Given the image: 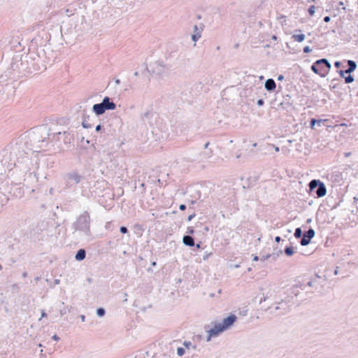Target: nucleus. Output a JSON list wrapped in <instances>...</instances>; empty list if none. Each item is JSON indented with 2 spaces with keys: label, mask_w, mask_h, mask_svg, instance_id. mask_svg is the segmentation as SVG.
I'll list each match as a JSON object with an SVG mask.
<instances>
[{
  "label": "nucleus",
  "mask_w": 358,
  "mask_h": 358,
  "mask_svg": "<svg viewBox=\"0 0 358 358\" xmlns=\"http://www.w3.org/2000/svg\"><path fill=\"white\" fill-rule=\"evenodd\" d=\"M320 64H324L325 65V67L327 68L328 70H329L331 68V64L329 63V62L327 59H324V58H322V59H318L317 60L312 66H311V70L316 74H318L320 75L321 77H324L325 75L322 73L320 71V69H319V66H320Z\"/></svg>",
  "instance_id": "1a4fd4ad"
},
{
  "label": "nucleus",
  "mask_w": 358,
  "mask_h": 358,
  "mask_svg": "<svg viewBox=\"0 0 358 358\" xmlns=\"http://www.w3.org/2000/svg\"><path fill=\"white\" fill-rule=\"evenodd\" d=\"M317 124V120L316 119H311L310 120V128L312 129H315V126Z\"/></svg>",
  "instance_id": "f704fd0d"
},
{
  "label": "nucleus",
  "mask_w": 358,
  "mask_h": 358,
  "mask_svg": "<svg viewBox=\"0 0 358 358\" xmlns=\"http://www.w3.org/2000/svg\"><path fill=\"white\" fill-rule=\"evenodd\" d=\"M303 234H302V230L300 227H298L295 229V231H294V236L296 238H299L302 236Z\"/></svg>",
  "instance_id": "393cba45"
},
{
  "label": "nucleus",
  "mask_w": 358,
  "mask_h": 358,
  "mask_svg": "<svg viewBox=\"0 0 358 358\" xmlns=\"http://www.w3.org/2000/svg\"><path fill=\"white\" fill-rule=\"evenodd\" d=\"M281 238L280 236H276L275 238V241L277 242V243H279L280 241Z\"/></svg>",
  "instance_id": "3c124183"
},
{
  "label": "nucleus",
  "mask_w": 358,
  "mask_h": 358,
  "mask_svg": "<svg viewBox=\"0 0 358 358\" xmlns=\"http://www.w3.org/2000/svg\"><path fill=\"white\" fill-rule=\"evenodd\" d=\"M330 20H331V17H330L329 16H325V17H324V21L325 22H330Z\"/></svg>",
  "instance_id": "49530a36"
},
{
  "label": "nucleus",
  "mask_w": 358,
  "mask_h": 358,
  "mask_svg": "<svg viewBox=\"0 0 358 358\" xmlns=\"http://www.w3.org/2000/svg\"><path fill=\"white\" fill-rule=\"evenodd\" d=\"M106 314V310L103 308H99L96 309V315L98 317H103Z\"/></svg>",
  "instance_id": "b1692460"
},
{
  "label": "nucleus",
  "mask_w": 358,
  "mask_h": 358,
  "mask_svg": "<svg viewBox=\"0 0 358 358\" xmlns=\"http://www.w3.org/2000/svg\"><path fill=\"white\" fill-rule=\"evenodd\" d=\"M211 255H212V253H211V252H210V253H208V254H206V255L203 256V260H206V259H208V258Z\"/></svg>",
  "instance_id": "de8ad7c7"
},
{
  "label": "nucleus",
  "mask_w": 358,
  "mask_h": 358,
  "mask_svg": "<svg viewBox=\"0 0 358 358\" xmlns=\"http://www.w3.org/2000/svg\"><path fill=\"white\" fill-rule=\"evenodd\" d=\"M185 349L182 347H179L177 349V354L180 357L182 356L185 354Z\"/></svg>",
  "instance_id": "473e14b6"
},
{
  "label": "nucleus",
  "mask_w": 358,
  "mask_h": 358,
  "mask_svg": "<svg viewBox=\"0 0 358 358\" xmlns=\"http://www.w3.org/2000/svg\"><path fill=\"white\" fill-rule=\"evenodd\" d=\"M237 317L235 315H230L227 317L224 318L221 324L225 330L229 329L236 321Z\"/></svg>",
  "instance_id": "f8f14e48"
},
{
  "label": "nucleus",
  "mask_w": 358,
  "mask_h": 358,
  "mask_svg": "<svg viewBox=\"0 0 358 358\" xmlns=\"http://www.w3.org/2000/svg\"><path fill=\"white\" fill-rule=\"evenodd\" d=\"M19 66H21V59L20 58V55H17L13 58V62L11 64V67L14 70H15V69L19 70Z\"/></svg>",
  "instance_id": "f3484780"
},
{
  "label": "nucleus",
  "mask_w": 358,
  "mask_h": 358,
  "mask_svg": "<svg viewBox=\"0 0 358 358\" xmlns=\"http://www.w3.org/2000/svg\"><path fill=\"white\" fill-rule=\"evenodd\" d=\"M348 68L345 70V73L351 74L357 68V64L355 61L348 60Z\"/></svg>",
  "instance_id": "a211bd4d"
},
{
  "label": "nucleus",
  "mask_w": 358,
  "mask_h": 358,
  "mask_svg": "<svg viewBox=\"0 0 358 358\" xmlns=\"http://www.w3.org/2000/svg\"><path fill=\"white\" fill-rule=\"evenodd\" d=\"M307 285L309 286V287H312L313 286V282L312 281H309L308 283H307Z\"/></svg>",
  "instance_id": "052dcab7"
},
{
  "label": "nucleus",
  "mask_w": 358,
  "mask_h": 358,
  "mask_svg": "<svg viewBox=\"0 0 358 358\" xmlns=\"http://www.w3.org/2000/svg\"><path fill=\"white\" fill-rule=\"evenodd\" d=\"M272 147H273V148H275V150L276 152H278V151H279V150H280L278 147H277V146H275V145H272Z\"/></svg>",
  "instance_id": "4d7b16f0"
},
{
  "label": "nucleus",
  "mask_w": 358,
  "mask_h": 358,
  "mask_svg": "<svg viewBox=\"0 0 358 358\" xmlns=\"http://www.w3.org/2000/svg\"><path fill=\"white\" fill-rule=\"evenodd\" d=\"M309 188L314 191L317 197H322L327 194V189L324 184L319 180H312L309 182Z\"/></svg>",
  "instance_id": "0eeeda50"
},
{
  "label": "nucleus",
  "mask_w": 358,
  "mask_h": 358,
  "mask_svg": "<svg viewBox=\"0 0 358 358\" xmlns=\"http://www.w3.org/2000/svg\"><path fill=\"white\" fill-rule=\"evenodd\" d=\"M51 134L46 127L41 126L29 131L20 138L26 143L27 150L31 153L40 152L47 145L46 139Z\"/></svg>",
  "instance_id": "f03ea898"
},
{
  "label": "nucleus",
  "mask_w": 358,
  "mask_h": 358,
  "mask_svg": "<svg viewBox=\"0 0 358 358\" xmlns=\"http://www.w3.org/2000/svg\"><path fill=\"white\" fill-rule=\"evenodd\" d=\"M71 311V307L69 308L64 307V308L60 310V315H66L67 313H70Z\"/></svg>",
  "instance_id": "cd10ccee"
},
{
  "label": "nucleus",
  "mask_w": 358,
  "mask_h": 358,
  "mask_svg": "<svg viewBox=\"0 0 358 358\" xmlns=\"http://www.w3.org/2000/svg\"><path fill=\"white\" fill-rule=\"evenodd\" d=\"M66 186L69 188L80 183L84 180V176L76 171H71L64 176Z\"/></svg>",
  "instance_id": "423d86ee"
},
{
  "label": "nucleus",
  "mask_w": 358,
  "mask_h": 358,
  "mask_svg": "<svg viewBox=\"0 0 358 358\" xmlns=\"http://www.w3.org/2000/svg\"><path fill=\"white\" fill-rule=\"evenodd\" d=\"M226 331L221 323L215 324L213 328L208 330V336L207 337V341H210L212 337H216L223 331Z\"/></svg>",
  "instance_id": "9d476101"
},
{
  "label": "nucleus",
  "mask_w": 358,
  "mask_h": 358,
  "mask_svg": "<svg viewBox=\"0 0 358 358\" xmlns=\"http://www.w3.org/2000/svg\"><path fill=\"white\" fill-rule=\"evenodd\" d=\"M212 153L213 152L210 150L205 151L203 153V159L210 158L212 156Z\"/></svg>",
  "instance_id": "7c9ffc66"
},
{
  "label": "nucleus",
  "mask_w": 358,
  "mask_h": 358,
  "mask_svg": "<svg viewBox=\"0 0 358 358\" xmlns=\"http://www.w3.org/2000/svg\"><path fill=\"white\" fill-rule=\"evenodd\" d=\"M115 83L116 85H119L120 83V80L119 79H116L115 80Z\"/></svg>",
  "instance_id": "e2e57ef3"
},
{
  "label": "nucleus",
  "mask_w": 358,
  "mask_h": 358,
  "mask_svg": "<svg viewBox=\"0 0 358 358\" xmlns=\"http://www.w3.org/2000/svg\"><path fill=\"white\" fill-rule=\"evenodd\" d=\"M59 282H60V280H59V279H56V280H55V284H56V285H59Z\"/></svg>",
  "instance_id": "bf43d9fd"
},
{
  "label": "nucleus",
  "mask_w": 358,
  "mask_h": 358,
  "mask_svg": "<svg viewBox=\"0 0 358 358\" xmlns=\"http://www.w3.org/2000/svg\"><path fill=\"white\" fill-rule=\"evenodd\" d=\"M187 234H193L194 233V228H193V227H187Z\"/></svg>",
  "instance_id": "58836bf2"
},
{
  "label": "nucleus",
  "mask_w": 358,
  "mask_h": 358,
  "mask_svg": "<svg viewBox=\"0 0 358 358\" xmlns=\"http://www.w3.org/2000/svg\"><path fill=\"white\" fill-rule=\"evenodd\" d=\"M282 250H279L277 253H273L271 255H267L263 256L261 258V260H265L270 257H272L273 259L275 260L279 256V255L282 254Z\"/></svg>",
  "instance_id": "aec40b11"
},
{
  "label": "nucleus",
  "mask_w": 358,
  "mask_h": 358,
  "mask_svg": "<svg viewBox=\"0 0 358 358\" xmlns=\"http://www.w3.org/2000/svg\"><path fill=\"white\" fill-rule=\"evenodd\" d=\"M284 79V76L282 75H279L278 77V80H282Z\"/></svg>",
  "instance_id": "603ef678"
},
{
  "label": "nucleus",
  "mask_w": 358,
  "mask_h": 358,
  "mask_svg": "<svg viewBox=\"0 0 358 358\" xmlns=\"http://www.w3.org/2000/svg\"><path fill=\"white\" fill-rule=\"evenodd\" d=\"M52 338L55 341H58L59 340V337L57 335H54Z\"/></svg>",
  "instance_id": "09e8293b"
},
{
  "label": "nucleus",
  "mask_w": 358,
  "mask_h": 358,
  "mask_svg": "<svg viewBox=\"0 0 358 358\" xmlns=\"http://www.w3.org/2000/svg\"><path fill=\"white\" fill-rule=\"evenodd\" d=\"M259 259V257L257 256H255L253 258L254 261H257Z\"/></svg>",
  "instance_id": "774afa93"
},
{
  "label": "nucleus",
  "mask_w": 358,
  "mask_h": 358,
  "mask_svg": "<svg viewBox=\"0 0 358 358\" xmlns=\"http://www.w3.org/2000/svg\"><path fill=\"white\" fill-rule=\"evenodd\" d=\"M101 124H98L96 127V131H99L101 129Z\"/></svg>",
  "instance_id": "8fccbe9b"
},
{
  "label": "nucleus",
  "mask_w": 358,
  "mask_h": 358,
  "mask_svg": "<svg viewBox=\"0 0 358 358\" xmlns=\"http://www.w3.org/2000/svg\"><path fill=\"white\" fill-rule=\"evenodd\" d=\"M31 153L27 150L26 143L20 137L15 143H10L3 151L1 164L9 169L28 159V155Z\"/></svg>",
  "instance_id": "f257e3e1"
},
{
  "label": "nucleus",
  "mask_w": 358,
  "mask_h": 358,
  "mask_svg": "<svg viewBox=\"0 0 358 358\" xmlns=\"http://www.w3.org/2000/svg\"><path fill=\"white\" fill-rule=\"evenodd\" d=\"M101 103L103 104V108L106 110H115L116 108V104L114 102L111 101L110 99L108 96H105L103 99Z\"/></svg>",
  "instance_id": "ddd939ff"
},
{
  "label": "nucleus",
  "mask_w": 358,
  "mask_h": 358,
  "mask_svg": "<svg viewBox=\"0 0 358 358\" xmlns=\"http://www.w3.org/2000/svg\"><path fill=\"white\" fill-rule=\"evenodd\" d=\"M89 120H90L89 116L84 117L83 122H82V125L84 128L89 129V128L92 127L93 124H92L91 123L89 122Z\"/></svg>",
  "instance_id": "4be33fe9"
},
{
  "label": "nucleus",
  "mask_w": 358,
  "mask_h": 358,
  "mask_svg": "<svg viewBox=\"0 0 358 358\" xmlns=\"http://www.w3.org/2000/svg\"><path fill=\"white\" fill-rule=\"evenodd\" d=\"M73 227L76 231L83 232L87 236H91L90 217L87 211H85L78 217Z\"/></svg>",
  "instance_id": "20e7f679"
},
{
  "label": "nucleus",
  "mask_w": 358,
  "mask_h": 358,
  "mask_svg": "<svg viewBox=\"0 0 358 358\" xmlns=\"http://www.w3.org/2000/svg\"><path fill=\"white\" fill-rule=\"evenodd\" d=\"M326 121H327L326 120H317V124H316L318 127H320L322 125V124H323Z\"/></svg>",
  "instance_id": "ea45409f"
},
{
  "label": "nucleus",
  "mask_w": 358,
  "mask_h": 358,
  "mask_svg": "<svg viewBox=\"0 0 358 358\" xmlns=\"http://www.w3.org/2000/svg\"><path fill=\"white\" fill-rule=\"evenodd\" d=\"M179 209H180V210H185L186 209V205H185V204H180V205L179 206Z\"/></svg>",
  "instance_id": "c03bdc74"
},
{
  "label": "nucleus",
  "mask_w": 358,
  "mask_h": 358,
  "mask_svg": "<svg viewBox=\"0 0 358 358\" xmlns=\"http://www.w3.org/2000/svg\"><path fill=\"white\" fill-rule=\"evenodd\" d=\"M39 61H40V58L38 57L36 58V59L32 56V59H30L29 65H31L33 63H35V64H36V66L40 67V66L38 64Z\"/></svg>",
  "instance_id": "c85d7f7f"
},
{
  "label": "nucleus",
  "mask_w": 358,
  "mask_h": 358,
  "mask_svg": "<svg viewBox=\"0 0 358 358\" xmlns=\"http://www.w3.org/2000/svg\"><path fill=\"white\" fill-rule=\"evenodd\" d=\"M169 70V67L162 62H155L152 68V73L162 78L167 75Z\"/></svg>",
  "instance_id": "6e6552de"
},
{
  "label": "nucleus",
  "mask_w": 358,
  "mask_h": 358,
  "mask_svg": "<svg viewBox=\"0 0 358 358\" xmlns=\"http://www.w3.org/2000/svg\"><path fill=\"white\" fill-rule=\"evenodd\" d=\"M120 231L122 234H127L128 232V229L126 227L124 226H122L120 228Z\"/></svg>",
  "instance_id": "c9c22d12"
},
{
  "label": "nucleus",
  "mask_w": 358,
  "mask_h": 358,
  "mask_svg": "<svg viewBox=\"0 0 358 358\" xmlns=\"http://www.w3.org/2000/svg\"><path fill=\"white\" fill-rule=\"evenodd\" d=\"M294 251L292 246H287L285 248V253L287 256H292L294 254Z\"/></svg>",
  "instance_id": "5701e85b"
},
{
  "label": "nucleus",
  "mask_w": 358,
  "mask_h": 358,
  "mask_svg": "<svg viewBox=\"0 0 358 358\" xmlns=\"http://www.w3.org/2000/svg\"><path fill=\"white\" fill-rule=\"evenodd\" d=\"M202 29H203L202 27H199L197 25L194 26V33L199 32V30H200V33H201Z\"/></svg>",
  "instance_id": "e433bc0d"
},
{
  "label": "nucleus",
  "mask_w": 358,
  "mask_h": 358,
  "mask_svg": "<svg viewBox=\"0 0 358 358\" xmlns=\"http://www.w3.org/2000/svg\"><path fill=\"white\" fill-rule=\"evenodd\" d=\"M86 257V251L84 249H80L77 251L75 259L77 261H82Z\"/></svg>",
  "instance_id": "6ab92c4d"
},
{
  "label": "nucleus",
  "mask_w": 358,
  "mask_h": 358,
  "mask_svg": "<svg viewBox=\"0 0 358 358\" xmlns=\"http://www.w3.org/2000/svg\"><path fill=\"white\" fill-rule=\"evenodd\" d=\"M61 134H63V136H66L67 133L66 131H64L63 133L58 132V133L56 134L57 136H59ZM53 135H54V136H55V134H53ZM64 142H65V143H70V139H69L67 138V136H65Z\"/></svg>",
  "instance_id": "2f4dec72"
},
{
  "label": "nucleus",
  "mask_w": 358,
  "mask_h": 358,
  "mask_svg": "<svg viewBox=\"0 0 358 358\" xmlns=\"http://www.w3.org/2000/svg\"><path fill=\"white\" fill-rule=\"evenodd\" d=\"M272 39L274 40V41H276L278 39V37L275 35H273L272 36Z\"/></svg>",
  "instance_id": "69168bd1"
},
{
  "label": "nucleus",
  "mask_w": 358,
  "mask_h": 358,
  "mask_svg": "<svg viewBox=\"0 0 358 358\" xmlns=\"http://www.w3.org/2000/svg\"><path fill=\"white\" fill-rule=\"evenodd\" d=\"M339 75L341 76V77L342 78H344L345 77L344 75L345 73V71H343V70H341L339 72Z\"/></svg>",
  "instance_id": "a18cd8bd"
},
{
  "label": "nucleus",
  "mask_w": 358,
  "mask_h": 358,
  "mask_svg": "<svg viewBox=\"0 0 358 358\" xmlns=\"http://www.w3.org/2000/svg\"><path fill=\"white\" fill-rule=\"evenodd\" d=\"M28 177L31 180H34L35 182H36L38 180V178L35 173H29Z\"/></svg>",
  "instance_id": "c756f323"
},
{
  "label": "nucleus",
  "mask_w": 358,
  "mask_h": 358,
  "mask_svg": "<svg viewBox=\"0 0 358 358\" xmlns=\"http://www.w3.org/2000/svg\"><path fill=\"white\" fill-rule=\"evenodd\" d=\"M315 8H316L315 6H310V8H308V13L310 15L313 16L315 14Z\"/></svg>",
  "instance_id": "72a5a7b5"
},
{
  "label": "nucleus",
  "mask_w": 358,
  "mask_h": 358,
  "mask_svg": "<svg viewBox=\"0 0 358 358\" xmlns=\"http://www.w3.org/2000/svg\"><path fill=\"white\" fill-rule=\"evenodd\" d=\"M80 319H81L82 322H85V315H81L80 316Z\"/></svg>",
  "instance_id": "864d4df0"
},
{
  "label": "nucleus",
  "mask_w": 358,
  "mask_h": 358,
  "mask_svg": "<svg viewBox=\"0 0 358 358\" xmlns=\"http://www.w3.org/2000/svg\"><path fill=\"white\" fill-rule=\"evenodd\" d=\"M303 52L309 53L312 51V49L309 46H306L303 48Z\"/></svg>",
  "instance_id": "4c0bfd02"
},
{
  "label": "nucleus",
  "mask_w": 358,
  "mask_h": 358,
  "mask_svg": "<svg viewBox=\"0 0 358 358\" xmlns=\"http://www.w3.org/2000/svg\"><path fill=\"white\" fill-rule=\"evenodd\" d=\"M201 38V34H200V30H199V32L197 33H194V34H192V39L193 41L196 42L199 40V38Z\"/></svg>",
  "instance_id": "bb28decb"
},
{
  "label": "nucleus",
  "mask_w": 358,
  "mask_h": 358,
  "mask_svg": "<svg viewBox=\"0 0 358 358\" xmlns=\"http://www.w3.org/2000/svg\"><path fill=\"white\" fill-rule=\"evenodd\" d=\"M292 38L294 39V41L302 42L305 39V35L303 34H294L292 35Z\"/></svg>",
  "instance_id": "412c9836"
},
{
  "label": "nucleus",
  "mask_w": 358,
  "mask_h": 358,
  "mask_svg": "<svg viewBox=\"0 0 358 358\" xmlns=\"http://www.w3.org/2000/svg\"><path fill=\"white\" fill-rule=\"evenodd\" d=\"M195 216H196V214L194 213H193L192 214H191L190 215L188 216L187 220L191 221Z\"/></svg>",
  "instance_id": "79ce46f5"
},
{
  "label": "nucleus",
  "mask_w": 358,
  "mask_h": 358,
  "mask_svg": "<svg viewBox=\"0 0 358 358\" xmlns=\"http://www.w3.org/2000/svg\"><path fill=\"white\" fill-rule=\"evenodd\" d=\"M182 243L189 247H192L194 245V239L189 235H185L182 238Z\"/></svg>",
  "instance_id": "dca6fc26"
},
{
  "label": "nucleus",
  "mask_w": 358,
  "mask_h": 358,
  "mask_svg": "<svg viewBox=\"0 0 358 358\" xmlns=\"http://www.w3.org/2000/svg\"><path fill=\"white\" fill-rule=\"evenodd\" d=\"M264 87L268 92H273L276 87L275 82L272 78H268L266 80Z\"/></svg>",
  "instance_id": "2eb2a0df"
},
{
  "label": "nucleus",
  "mask_w": 358,
  "mask_h": 358,
  "mask_svg": "<svg viewBox=\"0 0 358 358\" xmlns=\"http://www.w3.org/2000/svg\"><path fill=\"white\" fill-rule=\"evenodd\" d=\"M127 296H128V294L127 293H124V301H127Z\"/></svg>",
  "instance_id": "13d9d810"
},
{
  "label": "nucleus",
  "mask_w": 358,
  "mask_h": 358,
  "mask_svg": "<svg viewBox=\"0 0 358 358\" xmlns=\"http://www.w3.org/2000/svg\"><path fill=\"white\" fill-rule=\"evenodd\" d=\"M341 63L339 61H336L334 63V66L336 68H339L341 66Z\"/></svg>",
  "instance_id": "37998d69"
},
{
  "label": "nucleus",
  "mask_w": 358,
  "mask_h": 358,
  "mask_svg": "<svg viewBox=\"0 0 358 358\" xmlns=\"http://www.w3.org/2000/svg\"><path fill=\"white\" fill-rule=\"evenodd\" d=\"M143 120L150 124L151 132L156 141L167 137L165 131L166 124L157 114L147 112L143 115Z\"/></svg>",
  "instance_id": "7ed1b4c3"
},
{
  "label": "nucleus",
  "mask_w": 358,
  "mask_h": 358,
  "mask_svg": "<svg viewBox=\"0 0 358 358\" xmlns=\"http://www.w3.org/2000/svg\"><path fill=\"white\" fill-rule=\"evenodd\" d=\"M315 234V230L312 228H310L307 231H306L302 238L301 239L300 243L301 245L305 246L310 243L312 238L314 237Z\"/></svg>",
  "instance_id": "9b49d317"
},
{
  "label": "nucleus",
  "mask_w": 358,
  "mask_h": 358,
  "mask_svg": "<svg viewBox=\"0 0 358 358\" xmlns=\"http://www.w3.org/2000/svg\"><path fill=\"white\" fill-rule=\"evenodd\" d=\"M92 111L99 116L103 114L106 112V110L101 102L99 103H96L92 106Z\"/></svg>",
  "instance_id": "4468645a"
},
{
  "label": "nucleus",
  "mask_w": 358,
  "mask_h": 358,
  "mask_svg": "<svg viewBox=\"0 0 358 358\" xmlns=\"http://www.w3.org/2000/svg\"><path fill=\"white\" fill-rule=\"evenodd\" d=\"M41 317H47V314L45 313V311H42V313H41Z\"/></svg>",
  "instance_id": "6e6d98bb"
},
{
  "label": "nucleus",
  "mask_w": 358,
  "mask_h": 358,
  "mask_svg": "<svg viewBox=\"0 0 358 358\" xmlns=\"http://www.w3.org/2000/svg\"><path fill=\"white\" fill-rule=\"evenodd\" d=\"M264 103V101L263 99H258L257 100V104L259 106H262Z\"/></svg>",
  "instance_id": "a19ab883"
},
{
  "label": "nucleus",
  "mask_w": 358,
  "mask_h": 358,
  "mask_svg": "<svg viewBox=\"0 0 358 358\" xmlns=\"http://www.w3.org/2000/svg\"><path fill=\"white\" fill-rule=\"evenodd\" d=\"M338 273V267L337 266L336 270L334 271V274L337 275Z\"/></svg>",
  "instance_id": "680f3d73"
},
{
  "label": "nucleus",
  "mask_w": 358,
  "mask_h": 358,
  "mask_svg": "<svg viewBox=\"0 0 358 358\" xmlns=\"http://www.w3.org/2000/svg\"><path fill=\"white\" fill-rule=\"evenodd\" d=\"M324 66H325V65H324V64H320V66H319L318 67H319V69H320V70H322V69H323V67H324Z\"/></svg>",
  "instance_id": "0e129e2a"
},
{
  "label": "nucleus",
  "mask_w": 358,
  "mask_h": 358,
  "mask_svg": "<svg viewBox=\"0 0 358 358\" xmlns=\"http://www.w3.org/2000/svg\"><path fill=\"white\" fill-rule=\"evenodd\" d=\"M344 79H345V83H347V84L352 83L355 80L353 76H351L350 74H348V76L344 77Z\"/></svg>",
  "instance_id": "a878e982"
},
{
  "label": "nucleus",
  "mask_w": 358,
  "mask_h": 358,
  "mask_svg": "<svg viewBox=\"0 0 358 358\" xmlns=\"http://www.w3.org/2000/svg\"><path fill=\"white\" fill-rule=\"evenodd\" d=\"M209 145V143H206L205 145H204V148L206 150L208 148Z\"/></svg>",
  "instance_id": "338daca9"
},
{
  "label": "nucleus",
  "mask_w": 358,
  "mask_h": 358,
  "mask_svg": "<svg viewBox=\"0 0 358 358\" xmlns=\"http://www.w3.org/2000/svg\"><path fill=\"white\" fill-rule=\"evenodd\" d=\"M21 59V66H19V70L22 71L33 72L41 71L42 69H45L43 66L42 68L36 66V64L33 63L29 65L30 59H32V54L20 55Z\"/></svg>",
  "instance_id": "39448f33"
},
{
  "label": "nucleus",
  "mask_w": 358,
  "mask_h": 358,
  "mask_svg": "<svg viewBox=\"0 0 358 358\" xmlns=\"http://www.w3.org/2000/svg\"><path fill=\"white\" fill-rule=\"evenodd\" d=\"M266 300V296H264L263 298H262L259 301V303H262L263 301H265Z\"/></svg>",
  "instance_id": "5fc2aeb1"
}]
</instances>
